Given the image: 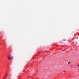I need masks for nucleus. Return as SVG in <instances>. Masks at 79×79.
I'll return each instance as SVG.
<instances>
[{
  "label": "nucleus",
  "mask_w": 79,
  "mask_h": 79,
  "mask_svg": "<svg viewBox=\"0 0 79 79\" xmlns=\"http://www.w3.org/2000/svg\"><path fill=\"white\" fill-rule=\"evenodd\" d=\"M11 59H12V58H11V57H10V58L9 59V60H11Z\"/></svg>",
  "instance_id": "obj_1"
},
{
  "label": "nucleus",
  "mask_w": 79,
  "mask_h": 79,
  "mask_svg": "<svg viewBox=\"0 0 79 79\" xmlns=\"http://www.w3.org/2000/svg\"><path fill=\"white\" fill-rule=\"evenodd\" d=\"M10 55H9V56H8L7 58H10Z\"/></svg>",
  "instance_id": "obj_2"
},
{
  "label": "nucleus",
  "mask_w": 79,
  "mask_h": 79,
  "mask_svg": "<svg viewBox=\"0 0 79 79\" xmlns=\"http://www.w3.org/2000/svg\"><path fill=\"white\" fill-rule=\"evenodd\" d=\"M6 76H7V75H6L5 76V77H6Z\"/></svg>",
  "instance_id": "obj_3"
},
{
  "label": "nucleus",
  "mask_w": 79,
  "mask_h": 79,
  "mask_svg": "<svg viewBox=\"0 0 79 79\" xmlns=\"http://www.w3.org/2000/svg\"><path fill=\"white\" fill-rule=\"evenodd\" d=\"M69 63H70V62H69L68 63V64H69Z\"/></svg>",
  "instance_id": "obj_4"
},
{
  "label": "nucleus",
  "mask_w": 79,
  "mask_h": 79,
  "mask_svg": "<svg viewBox=\"0 0 79 79\" xmlns=\"http://www.w3.org/2000/svg\"><path fill=\"white\" fill-rule=\"evenodd\" d=\"M10 61H11V62H12V60H10Z\"/></svg>",
  "instance_id": "obj_5"
},
{
  "label": "nucleus",
  "mask_w": 79,
  "mask_h": 79,
  "mask_svg": "<svg viewBox=\"0 0 79 79\" xmlns=\"http://www.w3.org/2000/svg\"><path fill=\"white\" fill-rule=\"evenodd\" d=\"M77 66H78V67H79V64H78Z\"/></svg>",
  "instance_id": "obj_6"
},
{
  "label": "nucleus",
  "mask_w": 79,
  "mask_h": 79,
  "mask_svg": "<svg viewBox=\"0 0 79 79\" xmlns=\"http://www.w3.org/2000/svg\"><path fill=\"white\" fill-rule=\"evenodd\" d=\"M3 79H5V78H4Z\"/></svg>",
  "instance_id": "obj_7"
}]
</instances>
